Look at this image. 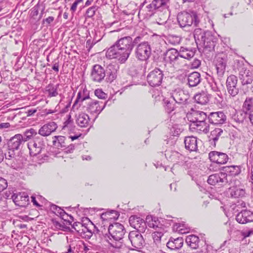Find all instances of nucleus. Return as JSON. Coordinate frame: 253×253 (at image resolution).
Segmentation results:
<instances>
[{"label":"nucleus","mask_w":253,"mask_h":253,"mask_svg":"<svg viewBox=\"0 0 253 253\" xmlns=\"http://www.w3.org/2000/svg\"><path fill=\"white\" fill-rule=\"evenodd\" d=\"M227 62V56L224 54H218L216 57L215 64L217 74L218 77H222L225 71Z\"/></svg>","instance_id":"7"},{"label":"nucleus","mask_w":253,"mask_h":253,"mask_svg":"<svg viewBox=\"0 0 253 253\" xmlns=\"http://www.w3.org/2000/svg\"><path fill=\"white\" fill-rule=\"evenodd\" d=\"M57 128V124L54 122H50L42 126L39 129L38 133L42 136H47L55 131Z\"/></svg>","instance_id":"17"},{"label":"nucleus","mask_w":253,"mask_h":253,"mask_svg":"<svg viewBox=\"0 0 253 253\" xmlns=\"http://www.w3.org/2000/svg\"><path fill=\"white\" fill-rule=\"evenodd\" d=\"M53 138V144L58 149L66 147L67 144L65 142V137L63 136H55Z\"/></svg>","instance_id":"40"},{"label":"nucleus","mask_w":253,"mask_h":253,"mask_svg":"<svg viewBox=\"0 0 253 253\" xmlns=\"http://www.w3.org/2000/svg\"><path fill=\"white\" fill-rule=\"evenodd\" d=\"M159 75H161V80H159V85H164V84H162L163 83H166V82L168 81L169 79L168 77H167L166 76H164V74L162 73V71H161L159 69ZM166 84H165L164 85H166Z\"/></svg>","instance_id":"61"},{"label":"nucleus","mask_w":253,"mask_h":253,"mask_svg":"<svg viewBox=\"0 0 253 253\" xmlns=\"http://www.w3.org/2000/svg\"><path fill=\"white\" fill-rule=\"evenodd\" d=\"M50 209L55 214L59 215L63 219L67 222H68L69 224H71V222L69 220L65 218L69 216L70 218L73 220V217L71 215H69L63 209L55 205H52Z\"/></svg>","instance_id":"27"},{"label":"nucleus","mask_w":253,"mask_h":253,"mask_svg":"<svg viewBox=\"0 0 253 253\" xmlns=\"http://www.w3.org/2000/svg\"><path fill=\"white\" fill-rule=\"evenodd\" d=\"M222 133L223 130L220 128H216L211 132L210 140L213 142L214 146Z\"/></svg>","instance_id":"42"},{"label":"nucleus","mask_w":253,"mask_h":253,"mask_svg":"<svg viewBox=\"0 0 253 253\" xmlns=\"http://www.w3.org/2000/svg\"><path fill=\"white\" fill-rule=\"evenodd\" d=\"M239 78L242 85H245L252 84L253 81V72L244 64L241 65L238 68Z\"/></svg>","instance_id":"6"},{"label":"nucleus","mask_w":253,"mask_h":253,"mask_svg":"<svg viewBox=\"0 0 253 253\" xmlns=\"http://www.w3.org/2000/svg\"><path fill=\"white\" fill-rule=\"evenodd\" d=\"M238 79L237 77L234 75H231L228 76L226 79V88H229L230 87H232L233 86L236 85L237 84Z\"/></svg>","instance_id":"49"},{"label":"nucleus","mask_w":253,"mask_h":253,"mask_svg":"<svg viewBox=\"0 0 253 253\" xmlns=\"http://www.w3.org/2000/svg\"><path fill=\"white\" fill-rule=\"evenodd\" d=\"M236 219L240 224L253 222V212L249 210H243L236 215Z\"/></svg>","instance_id":"16"},{"label":"nucleus","mask_w":253,"mask_h":253,"mask_svg":"<svg viewBox=\"0 0 253 253\" xmlns=\"http://www.w3.org/2000/svg\"><path fill=\"white\" fill-rule=\"evenodd\" d=\"M89 118L88 115L85 113L80 114L77 117L76 122L81 127H86L89 123Z\"/></svg>","instance_id":"38"},{"label":"nucleus","mask_w":253,"mask_h":253,"mask_svg":"<svg viewBox=\"0 0 253 253\" xmlns=\"http://www.w3.org/2000/svg\"><path fill=\"white\" fill-rule=\"evenodd\" d=\"M6 159L10 160L15 157V153L14 150L8 149V152L5 154Z\"/></svg>","instance_id":"64"},{"label":"nucleus","mask_w":253,"mask_h":253,"mask_svg":"<svg viewBox=\"0 0 253 253\" xmlns=\"http://www.w3.org/2000/svg\"><path fill=\"white\" fill-rule=\"evenodd\" d=\"M185 241L188 246L192 249H196L199 247V238L195 235L187 236L185 239Z\"/></svg>","instance_id":"35"},{"label":"nucleus","mask_w":253,"mask_h":253,"mask_svg":"<svg viewBox=\"0 0 253 253\" xmlns=\"http://www.w3.org/2000/svg\"><path fill=\"white\" fill-rule=\"evenodd\" d=\"M94 94L99 99H106L107 98V94L104 93L101 89H96L94 91Z\"/></svg>","instance_id":"57"},{"label":"nucleus","mask_w":253,"mask_h":253,"mask_svg":"<svg viewBox=\"0 0 253 253\" xmlns=\"http://www.w3.org/2000/svg\"><path fill=\"white\" fill-rule=\"evenodd\" d=\"M137 227L138 228H135L136 230V231H138L139 233H144L147 228L146 221L142 219L140 222H138Z\"/></svg>","instance_id":"55"},{"label":"nucleus","mask_w":253,"mask_h":253,"mask_svg":"<svg viewBox=\"0 0 253 253\" xmlns=\"http://www.w3.org/2000/svg\"><path fill=\"white\" fill-rule=\"evenodd\" d=\"M98 7L96 5L88 8L85 12V16L87 18H92L95 14Z\"/></svg>","instance_id":"53"},{"label":"nucleus","mask_w":253,"mask_h":253,"mask_svg":"<svg viewBox=\"0 0 253 253\" xmlns=\"http://www.w3.org/2000/svg\"><path fill=\"white\" fill-rule=\"evenodd\" d=\"M206 31H203L201 28H197L194 31V37L197 42L203 40Z\"/></svg>","instance_id":"50"},{"label":"nucleus","mask_w":253,"mask_h":253,"mask_svg":"<svg viewBox=\"0 0 253 253\" xmlns=\"http://www.w3.org/2000/svg\"><path fill=\"white\" fill-rule=\"evenodd\" d=\"M228 192L232 198L242 199L246 196L245 189L240 186H232L229 188Z\"/></svg>","instance_id":"20"},{"label":"nucleus","mask_w":253,"mask_h":253,"mask_svg":"<svg viewBox=\"0 0 253 253\" xmlns=\"http://www.w3.org/2000/svg\"><path fill=\"white\" fill-rule=\"evenodd\" d=\"M185 148L190 151H196L198 150L197 137L191 136L185 138Z\"/></svg>","instance_id":"26"},{"label":"nucleus","mask_w":253,"mask_h":253,"mask_svg":"<svg viewBox=\"0 0 253 253\" xmlns=\"http://www.w3.org/2000/svg\"><path fill=\"white\" fill-rule=\"evenodd\" d=\"M208 183L212 185L217 184L219 185H224L228 182L227 175L225 173L219 172L211 174L209 176Z\"/></svg>","instance_id":"8"},{"label":"nucleus","mask_w":253,"mask_h":253,"mask_svg":"<svg viewBox=\"0 0 253 253\" xmlns=\"http://www.w3.org/2000/svg\"><path fill=\"white\" fill-rule=\"evenodd\" d=\"M200 74L197 72H193L187 76V84L190 87L197 86L201 82Z\"/></svg>","instance_id":"24"},{"label":"nucleus","mask_w":253,"mask_h":253,"mask_svg":"<svg viewBox=\"0 0 253 253\" xmlns=\"http://www.w3.org/2000/svg\"><path fill=\"white\" fill-rule=\"evenodd\" d=\"M193 128L196 129L198 131H203L205 133H207L210 130V126L205 121L200 122H194L192 123L190 125Z\"/></svg>","instance_id":"34"},{"label":"nucleus","mask_w":253,"mask_h":253,"mask_svg":"<svg viewBox=\"0 0 253 253\" xmlns=\"http://www.w3.org/2000/svg\"><path fill=\"white\" fill-rule=\"evenodd\" d=\"M161 93L162 94L161 96L163 98L162 102L163 107L167 113L170 114L174 110V104L169 99L167 98L166 96H165L163 95V91H161Z\"/></svg>","instance_id":"33"},{"label":"nucleus","mask_w":253,"mask_h":253,"mask_svg":"<svg viewBox=\"0 0 253 253\" xmlns=\"http://www.w3.org/2000/svg\"><path fill=\"white\" fill-rule=\"evenodd\" d=\"M128 238L130 241L131 246L133 247L131 250L139 251L142 249L145 245V240L138 231H131L128 235Z\"/></svg>","instance_id":"4"},{"label":"nucleus","mask_w":253,"mask_h":253,"mask_svg":"<svg viewBox=\"0 0 253 253\" xmlns=\"http://www.w3.org/2000/svg\"><path fill=\"white\" fill-rule=\"evenodd\" d=\"M209 94L207 92L204 91L196 94L194 96V99L196 102L202 105L207 104L209 102Z\"/></svg>","instance_id":"32"},{"label":"nucleus","mask_w":253,"mask_h":253,"mask_svg":"<svg viewBox=\"0 0 253 253\" xmlns=\"http://www.w3.org/2000/svg\"><path fill=\"white\" fill-rule=\"evenodd\" d=\"M85 225L82 223L80 222H75L73 223L72 225V228L75 229L77 232H78L79 234H81V235H83V232H81V231L84 228H85Z\"/></svg>","instance_id":"52"},{"label":"nucleus","mask_w":253,"mask_h":253,"mask_svg":"<svg viewBox=\"0 0 253 253\" xmlns=\"http://www.w3.org/2000/svg\"><path fill=\"white\" fill-rule=\"evenodd\" d=\"M227 90L229 95L232 97L236 96L239 93V88L237 87V84L232 87L227 88Z\"/></svg>","instance_id":"56"},{"label":"nucleus","mask_w":253,"mask_h":253,"mask_svg":"<svg viewBox=\"0 0 253 253\" xmlns=\"http://www.w3.org/2000/svg\"><path fill=\"white\" fill-rule=\"evenodd\" d=\"M181 38L176 36H170L167 39L168 42L172 45H176L180 42Z\"/></svg>","instance_id":"54"},{"label":"nucleus","mask_w":253,"mask_h":253,"mask_svg":"<svg viewBox=\"0 0 253 253\" xmlns=\"http://www.w3.org/2000/svg\"><path fill=\"white\" fill-rule=\"evenodd\" d=\"M222 170L226 174L228 173L231 176L238 175L241 171V167L239 166H230L223 167Z\"/></svg>","instance_id":"37"},{"label":"nucleus","mask_w":253,"mask_h":253,"mask_svg":"<svg viewBox=\"0 0 253 253\" xmlns=\"http://www.w3.org/2000/svg\"><path fill=\"white\" fill-rule=\"evenodd\" d=\"M62 130L67 131L69 133L75 132L76 126L74 125L73 120L72 119L70 115H67V120L63 123Z\"/></svg>","instance_id":"28"},{"label":"nucleus","mask_w":253,"mask_h":253,"mask_svg":"<svg viewBox=\"0 0 253 253\" xmlns=\"http://www.w3.org/2000/svg\"><path fill=\"white\" fill-rule=\"evenodd\" d=\"M59 84L54 85L50 84L46 87V91L48 93V96L50 97H55L58 94L57 89L59 87Z\"/></svg>","instance_id":"44"},{"label":"nucleus","mask_w":253,"mask_h":253,"mask_svg":"<svg viewBox=\"0 0 253 253\" xmlns=\"http://www.w3.org/2000/svg\"><path fill=\"white\" fill-rule=\"evenodd\" d=\"M120 216V213L115 210L107 211L101 214V219L102 221H107L111 219H117Z\"/></svg>","instance_id":"31"},{"label":"nucleus","mask_w":253,"mask_h":253,"mask_svg":"<svg viewBox=\"0 0 253 253\" xmlns=\"http://www.w3.org/2000/svg\"><path fill=\"white\" fill-rule=\"evenodd\" d=\"M151 53L150 45L147 42L139 43L135 49L136 57L140 61H146Z\"/></svg>","instance_id":"5"},{"label":"nucleus","mask_w":253,"mask_h":253,"mask_svg":"<svg viewBox=\"0 0 253 253\" xmlns=\"http://www.w3.org/2000/svg\"><path fill=\"white\" fill-rule=\"evenodd\" d=\"M81 232H83V235H84L85 236H87V238H90L92 235V233L91 231L89 229V227L87 225H85V228L82 230Z\"/></svg>","instance_id":"60"},{"label":"nucleus","mask_w":253,"mask_h":253,"mask_svg":"<svg viewBox=\"0 0 253 253\" xmlns=\"http://www.w3.org/2000/svg\"><path fill=\"white\" fill-rule=\"evenodd\" d=\"M193 116L194 119L190 120L192 123L205 121L207 117V114L202 111H196L193 113Z\"/></svg>","instance_id":"45"},{"label":"nucleus","mask_w":253,"mask_h":253,"mask_svg":"<svg viewBox=\"0 0 253 253\" xmlns=\"http://www.w3.org/2000/svg\"><path fill=\"white\" fill-rule=\"evenodd\" d=\"M105 69L100 65L96 64L93 66L91 77L94 82L100 83L105 77Z\"/></svg>","instance_id":"14"},{"label":"nucleus","mask_w":253,"mask_h":253,"mask_svg":"<svg viewBox=\"0 0 253 253\" xmlns=\"http://www.w3.org/2000/svg\"><path fill=\"white\" fill-rule=\"evenodd\" d=\"M44 147L43 143H41L40 139L34 140V143L32 147H29L30 150V154L31 156H36L39 155Z\"/></svg>","instance_id":"29"},{"label":"nucleus","mask_w":253,"mask_h":253,"mask_svg":"<svg viewBox=\"0 0 253 253\" xmlns=\"http://www.w3.org/2000/svg\"><path fill=\"white\" fill-rule=\"evenodd\" d=\"M168 55L169 57L171 63H179L180 62L178 50L174 48L168 50Z\"/></svg>","instance_id":"47"},{"label":"nucleus","mask_w":253,"mask_h":253,"mask_svg":"<svg viewBox=\"0 0 253 253\" xmlns=\"http://www.w3.org/2000/svg\"><path fill=\"white\" fill-rule=\"evenodd\" d=\"M162 60V62H164L165 63H171V61L170 60L169 57L168 55V51L167 50L166 52H164L163 56L161 58Z\"/></svg>","instance_id":"63"},{"label":"nucleus","mask_w":253,"mask_h":253,"mask_svg":"<svg viewBox=\"0 0 253 253\" xmlns=\"http://www.w3.org/2000/svg\"><path fill=\"white\" fill-rule=\"evenodd\" d=\"M119 68V65L116 63L110 64L107 66L105 70L107 82L112 83L117 78Z\"/></svg>","instance_id":"10"},{"label":"nucleus","mask_w":253,"mask_h":253,"mask_svg":"<svg viewBox=\"0 0 253 253\" xmlns=\"http://www.w3.org/2000/svg\"><path fill=\"white\" fill-rule=\"evenodd\" d=\"M23 141V136L20 134H16L8 141L7 145L9 150H18Z\"/></svg>","instance_id":"22"},{"label":"nucleus","mask_w":253,"mask_h":253,"mask_svg":"<svg viewBox=\"0 0 253 253\" xmlns=\"http://www.w3.org/2000/svg\"><path fill=\"white\" fill-rule=\"evenodd\" d=\"M159 1H160L159 12L162 13L161 15L162 17L160 18V19L163 21L162 23H164L169 17L170 12L169 9V5H168L169 3V0H159Z\"/></svg>","instance_id":"21"},{"label":"nucleus","mask_w":253,"mask_h":253,"mask_svg":"<svg viewBox=\"0 0 253 253\" xmlns=\"http://www.w3.org/2000/svg\"><path fill=\"white\" fill-rule=\"evenodd\" d=\"M126 232L123 224L114 222L110 224L108 227V233L103 234V236L111 247L119 249L123 246V239Z\"/></svg>","instance_id":"2"},{"label":"nucleus","mask_w":253,"mask_h":253,"mask_svg":"<svg viewBox=\"0 0 253 253\" xmlns=\"http://www.w3.org/2000/svg\"><path fill=\"white\" fill-rule=\"evenodd\" d=\"M211 89L215 92H220V90L217 86V83L214 80H212L211 82L209 83Z\"/></svg>","instance_id":"59"},{"label":"nucleus","mask_w":253,"mask_h":253,"mask_svg":"<svg viewBox=\"0 0 253 253\" xmlns=\"http://www.w3.org/2000/svg\"><path fill=\"white\" fill-rule=\"evenodd\" d=\"M196 51L195 48L181 47L178 51L179 61L182 58L190 60L194 56Z\"/></svg>","instance_id":"23"},{"label":"nucleus","mask_w":253,"mask_h":253,"mask_svg":"<svg viewBox=\"0 0 253 253\" xmlns=\"http://www.w3.org/2000/svg\"><path fill=\"white\" fill-rule=\"evenodd\" d=\"M89 98V92L86 88H84L83 90L79 91L77 94V98L74 103L72 108L78 109L80 107L84 101Z\"/></svg>","instance_id":"18"},{"label":"nucleus","mask_w":253,"mask_h":253,"mask_svg":"<svg viewBox=\"0 0 253 253\" xmlns=\"http://www.w3.org/2000/svg\"><path fill=\"white\" fill-rule=\"evenodd\" d=\"M183 241L182 237H178L175 239L171 237L167 243V247L170 250H179L183 246Z\"/></svg>","instance_id":"25"},{"label":"nucleus","mask_w":253,"mask_h":253,"mask_svg":"<svg viewBox=\"0 0 253 253\" xmlns=\"http://www.w3.org/2000/svg\"><path fill=\"white\" fill-rule=\"evenodd\" d=\"M108 100L104 102L97 100H93L89 102L86 106V110L90 113H96L99 114L105 108Z\"/></svg>","instance_id":"9"},{"label":"nucleus","mask_w":253,"mask_h":253,"mask_svg":"<svg viewBox=\"0 0 253 253\" xmlns=\"http://www.w3.org/2000/svg\"><path fill=\"white\" fill-rule=\"evenodd\" d=\"M132 49V38L124 37L108 49L106 55L109 59H117L121 63H124L128 59Z\"/></svg>","instance_id":"1"},{"label":"nucleus","mask_w":253,"mask_h":253,"mask_svg":"<svg viewBox=\"0 0 253 253\" xmlns=\"http://www.w3.org/2000/svg\"><path fill=\"white\" fill-rule=\"evenodd\" d=\"M143 219L136 215H131L129 218V223L130 225L134 228H138V223L142 221Z\"/></svg>","instance_id":"51"},{"label":"nucleus","mask_w":253,"mask_h":253,"mask_svg":"<svg viewBox=\"0 0 253 253\" xmlns=\"http://www.w3.org/2000/svg\"><path fill=\"white\" fill-rule=\"evenodd\" d=\"M146 224L150 228H155L158 227V217L148 215L146 218Z\"/></svg>","instance_id":"46"},{"label":"nucleus","mask_w":253,"mask_h":253,"mask_svg":"<svg viewBox=\"0 0 253 253\" xmlns=\"http://www.w3.org/2000/svg\"><path fill=\"white\" fill-rule=\"evenodd\" d=\"M210 123L215 125H221L224 124L226 116L222 111L211 112L208 116Z\"/></svg>","instance_id":"11"},{"label":"nucleus","mask_w":253,"mask_h":253,"mask_svg":"<svg viewBox=\"0 0 253 253\" xmlns=\"http://www.w3.org/2000/svg\"><path fill=\"white\" fill-rule=\"evenodd\" d=\"M248 117V114L242 109L236 111L232 116V120L237 124H242Z\"/></svg>","instance_id":"30"},{"label":"nucleus","mask_w":253,"mask_h":253,"mask_svg":"<svg viewBox=\"0 0 253 253\" xmlns=\"http://www.w3.org/2000/svg\"><path fill=\"white\" fill-rule=\"evenodd\" d=\"M158 69L156 68L155 70L150 72L147 76V81L150 85L153 87L157 86L158 85V77L157 75Z\"/></svg>","instance_id":"36"},{"label":"nucleus","mask_w":253,"mask_h":253,"mask_svg":"<svg viewBox=\"0 0 253 253\" xmlns=\"http://www.w3.org/2000/svg\"><path fill=\"white\" fill-rule=\"evenodd\" d=\"M33 138L34 140L38 141L40 139V137L37 135V132L34 128H30L25 131L24 133L23 141H26Z\"/></svg>","instance_id":"39"},{"label":"nucleus","mask_w":253,"mask_h":253,"mask_svg":"<svg viewBox=\"0 0 253 253\" xmlns=\"http://www.w3.org/2000/svg\"><path fill=\"white\" fill-rule=\"evenodd\" d=\"M215 39L212 35L211 32L207 31L205 32L203 40L199 42L203 44L205 48H209V50L213 49L215 45Z\"/></svg>","instance_id":"15"},{"label":"nucleus","mask_w":253,"mask_h":253,"mask_svg":"<svg viewBox=\"0 0 253 253\" xmlns=\"http://www.w3.org/2000/svg\"><path fill=\"white\" fill-rule=\"evenodd\" d=\"M173 100L179 104L184 103L189 98V95L180 88L175 89L171 94Z\"/></svg>","instance_id":"19"},{"label":"nucleus","mask_w":253,"mask_h":253,"mask_svg":"<svg viewBox=\"0 0 253 253\" xmlns=\"http://www.w3.org/2000/svg\"><path fill=\"white\" fill-rule=\"evenodd\" d=\"M158 2V0H153L150 4L148 5L147 7L150 9L149 11L153 12L154 10H157L158 8V7H157Z\"/></svg>","instance_id":"58"},{"label":"nucleus","mask_w":253,"mask_h":253,"mask_svg":"<svg viewBox=\"0 0 253 253\" xmlns=\"http://www.w3.org/2000/svg\"><path fill=\"white\" fill-rule=\"evenodd\" d=\"M209 157L212 162L220 165L226 164L229 159L226 154L215 151L210 152Z\"/></svg>","instance_id":"12"},{"label":"nucleus","mask_w":253,"mask_h":253,"mask_svg":"<svg viewBox=\"0 0 253 253\" xmlns=\"http://www.w3.org/2000/svg\"><path fill=\"white\" fill-rule=\"evenodd\" d=\"M177 18L178 22L181 27L189 26L192 24L197 26L199 23L197 15L191 14L185 11L179 13Z\"/></svg>","instance_id":"3"},{"label":"nucleus","mask_w":253,"mask_h":253,"mask_svg":"<svg viewBox=\"0 0 253 253\" xmlns=\"http://www.w3.org/2000/svg\"><path fill=\"white\" fill-rule=\"evenodd\" d=\"M7 187V183L6 180L2 177H0V192L6 189Z\"/></svg>","instance_id":"62"},{"label":"nucleus","mask_w":253,"mask_h":253,"mask_svg":"<svg viewBox=\"0 0 253 253\" xmlns=\"http://www.w3.org/2000/svg\"><path fill=\"white\" fill-rule=\"evenodd\" d=\"M12 199L15 204L21 207H25L29 204V197L25 192L15 193L12 196Z\"/></svg>","instance_id":"13"},{"label":"nucleus","mask_w":253,"mask_h":253,"mask_svg":"<svg viewBox=\"0 0 253 253\" xmlns=\"http://www.w3.org/2000/svg\"><path fill=\"white\" fill-rule=\"evenodd\" d=\"M169 134L174 136H178L183 131L182 126L178 124L169 125Z\"/></svg>","instance_id":"43"},{"label":"nucleus","mask_w":253,"mask_h":253,"mask_svg":"<svg viewBox=\"0 0 253 253\" xmlns=\"http://www.w3.org/2000/svg\"><path fill=\"white\" fill-rule=\"evenodd\" d=\"M247 114L253 111V97H247L243 103V109Z\"/></svg>","instance_id":"41"},{"label":"nucleus","mask_w":253,"mask_h":253,"mask_svg":"<svg viewBox=\"0 0 253 253\" xmlns=\"http://www.w3.org/2000/svg\"><path fill=\"white\" fill-rule=\"evenodd\" d=\"M184 226L183 224H181L180 223H176L173 226V231L174 232H178V233L183 234H185L186 233L189 232L190 229L189 228H184Z\"/></svg>","instance_id":"48"}]
</instances>
